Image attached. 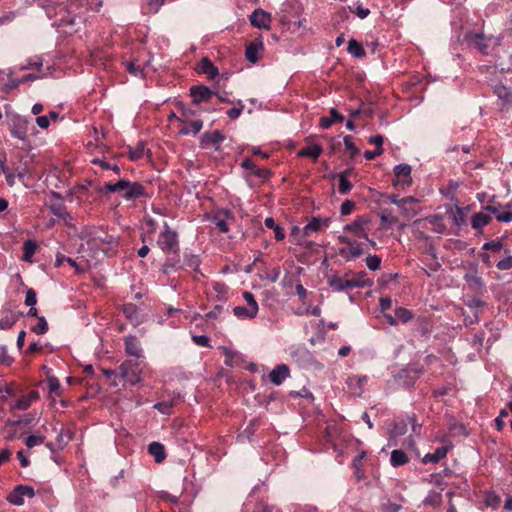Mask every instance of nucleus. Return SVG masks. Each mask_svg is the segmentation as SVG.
Returning a JSON list of instances; mask_svg holds the SVG:
<instances>
[{"label": "nucleus", "instance_id": "nucleus-4", "mask_svg": "<svg viewBox=\"0 0 512 512\" xmlns=\"http://www.w3.org/2000/svg\"><path fill=\"white\" fill-rule=\"evenodd\" d=\"M119 377L122 378L125 384L134 386L141 382L142 369L137 360H126L118 368Z\"/></svg>", "mask_w": 512, "mask_h": 512}, {"label": "nucleus", "instance_id": "nucleus-50", "mask_svg": "<svg viewBox=\"0 0 512 512\" xmlns=\"http://www.w3.org/2000/svg\"><path fill=\"white\" fill-rule=\"evenodd\" d=\"M243 512H272L271 508L264 504L263 502L258 503L255 505L254 508H251V501L248 499L242 508Z\"/></svg>", "mask_w": 512, "mask_h": 512}, {"label": "nucleus", "instance_id": "nucleus-25", "mask_svg": "<svg viewBox=\"0 0 512 512\" xmlns=\"http://www.w3.org/2000/svg\"><path fill=\"white\" fill-rule=\"evenodd\" d=\"M263 49V42L260 38H255L249 42L245 49V57L251 63L259 60V51Z\"/></svg>", "mask_w": 512, "mask_h": 512}, {"label": "nucleus", "instance_id": "nucleus-2", "mask_svg": "<svg viewBox=\"0 0 512 512\" xmlns=\"http://www.w3.org/2000/svg\"><path fill=\"white\" fill-rule=\"evenodd\" d=\"M88 244L102 250L106 255L113 256L117 252L119 246L118 237L108 234L104 231L95 232Z\"/></svg>", "mask_w": 512, "mask_h": 512}, {"label": "nucleus", "instance_id": "nucleus-21", "mask_svg": "<svg viewBox=\"0 0 512 512\" xmlns=\"http://www.w3.org/2000/svg\"><path fill=\"white\" fill-rule=\"evenodd\" d=\"M228 220H234V214L229 209L217 211L212 218V222L221 233H227L229 231Z\"/></svg>", "mask_w": 512, "mask_h": 512}, {"label": "nucleus", "instance_id": "nucleus-33", "mask_svg": "<svg viewBox=\"0 0 512 512\" xmlns=\"http://www.w3.org/2000/svg\"><path fill=\"white\" fill-rule=\"evenodd\" d=\"M122 312L126 319L133 325L140 323L139 308L134 303H126L122 306Z\"/></svg>", "mask_w": 512, "mask_h": 512}, {"label": "nucleus", "instance_id": "nucleus-52", "mask_svg": "<svg viewBox=\"0 0 512 512\" xmlns=\"http://www.w3.org/2000/svg\"><path fill=\"white\" fill-rule=\"evenodd\" d=\"M233 313L237 318H240V319H244V318L253 319L257 315V313H255V312H250L249 307H244V306L234 307Z\"/></svg>", "mask_w": 512, "mask_h": 512}, {"label": "nucleus", "instance_id": "nucleus-15", "mask_svg": "<svg viewBox=\"0 0 512 512\" xmlns=\"http://www.w3.org/2000/svg\"><path fill=\"white\" fill-rule=\"evenodd\" d=\"M180 108V116L179 121L185 125H188L190 128H202L203 121L195 116V111L186 107L184 104H178Z\"/></svg>", "mask_w": 512, "mask_h": 512}, {"label": "nucleus", "instance_id": "nucleus-22", "mask_svg": "<svg viewBox=\"0 0 512 512\" xmlns=\"http://www.w3.org/2000/svg\"><path fill=\"white\" fill-rule=\"evenodd\" d=\"M249 19L251 25L258 29H270L271 16L263 9H255Z\"/></svg>", "mask_w": 512, "mask_h": 512}, {"label": "nucleus", "instance_id": "nucleus-7", "mask_svg": "<svg viewBox=\"0 0 512 512\" xmlns=\"http://www.w3.org/2000/svg\"><path fill=\"white\" fill-rule=\"evenodd\" d=\"M226 136L219 130H207L200 138V147L206 150L219 151Z\"/></svg>", "mask_w": 512, "mask_h": 512}, {"label": "nucleus", "instance_id": "nucleus-61", "mask_svg": "<svg viewBox=\"0 0 512 512\" xmlns=\"http://www.w3.org/2000/svg\"><path fill=\"white\" fill-rule=\"evenodd\" d=\"M505 253L507 256L496 263V267L501 271L510 270L512 268V255L509 254V251Z\"/></svg>", "mask_w": 512, "mask_h": 512}, {"label": "nucleus", "instance_id": "nucleus-10", "mask_svg": "<svg viewBox=\"0 0 512 512\" xmlns=\"http://www.w3.org/2000/svg\"><path fill=\"white\" fill-rule=\"evenodd\" d=\"M493 93L497 97L502 110L512 109V87L499 82L493 86Z\"/></svg>", "mask_w": 512, "mask_h": 512}, {"label": "nucleus", "instance_id": "nucleus-48", "mask_svg": "<svg viewBox=\"0 0 512 512\" xmlns=\"http://www.w3.org/2000/svg\"><path fill=\"white\" fill-rule=\"evenodd\" d=\"M394 313L396 315L397 322L408 323L414 317L412 311L405 307H397Z\"/></svg>", "mask_w": 512, "mask_h": 512}, {"label": "nucleus", "instance_id": "nucleus-46", "mask_svg": "<svg viewBox=\"0 0 512 512\" xmlns=\"http://www.w3.org/2000/svg\"><path fill=\"white\" fill-rule=\"evenodd\" d=\"M264 224L267 228L272 229L274 231V237L277 241H282L285 238V232L283 228L277 225L272 217L266 218Z\"/></svg>", "mask_w": 512, "mask_h": 512}, {"label": "nucleus", "instance_id": "nucleus-55", "mask_svg": "<svg viewBox=\"0 0 512 512\" xmlns=\"http://www.w3.org/2000/svg\"><path fill=\"white\" fill-rule=\"evenodd\" d=\"M482 249L485 251H491L494 253H498L503 249V240L497 239V240L488 241L483 244Z\"/></svg>", "mask_w": 512, "mask_h": 512}, {"label": "nucleus", "instance_id": "nucleus-12", "mask_svg": "<svg viewBox=\"0 0 512 512\" xmlns=\"http://www.w3.org/2000/svg\"><path fill=\"white\" fill-rule=\"evenodd\" d=\"M217 92L211 90L205 85H194L190 87V96L192 104L198 105L202 102H209Z\"/></svg>", "mask_w": 512, "mask_h": 512}, {"label": "nucleus", "instance_id": "nucleus-53", "mask_svg": "<svg viewBox=\"0 0 512 512\" xmlns=\"http://www.w3.org/2000/svg\"><path fill=\"white\" fill-rule=\"evenodd\" d=\"M322 226V219L319 217H312L311 220L305 225L303 231L305 234L309 232H317Z\"/></svg>", "mask_w": 512, "mask_h": 512}, {"label": "nucleus", "instance_id": "nucleus-51", "mask_svg": "<svg viewBox=\"0 0 512 512\" xmlns=\"http://www.w3.org/2000/svg\"><path fill=\"white\" fill-rule=\"evenodd\" d=\"M291 356L296 359L297 362L300 360L310 361L313 358L312 353L306 347H299L291 353Z\"/></svg>", "mask_w": 512, "mask_h": 512}, {"label": "nucleus", "instance_id": "nucleus-5", "mask_svg": "<svg viewBox=\"0 0 512 512\" xmlns=\"http://www.w3.org/2000/svg\"><path fill=\"white\" fill-rule=\"evenodd\" d=\"M338 241L346 245V247L340 248L338 252L346 261L355 260L363 255L364 249L362 243H359L345 235H339Z\"/></svg>", "mask_w": 512, "mask_h": 512}, {"label": "nucleus", "instance_id": "nucleus-32", "mask_svg": "<svg viewBox=\"0 0 512 512\" xmlns=\"http://www.w3.org/2000/svg\"><path fill=\"white\" fill-rule=\"evenodd\" d=\"M366 382V376H351L348 377L346 384L354 395L361 396L363 392V386Z\"/></svg>", "mask_w": 512, "mask_h": 512}, {"label": "nucleus", "instance_id": "nucleus-58", "mask_svg": "<svg viewBox=\"0 0 512 512\" xmlns=\"http://www.w3.org/2000/svg\"><path fill=\"white\" fill-rule=\"evenodd\" d=\"M365 263L370 270L376 271L380 268L381 258L378 255H368L365 259Z\"/></svg>", "mask_w": 512, "mask_h": 512}, {"label": "nucleus", "instance_id": "nucleus-35", "mask_svg": "<svg viewBox=\"0 0 512 512\" xmlns=\"http://www.w3.org/2000/svg\"><path fill=\"white\" fill-rule=\"evenodd\" d=\"M447 214L449 215L452 223L458 227H461L466 223V217L464 211L459 206L449 207L447 209Z\"/></svg>", "mask_w": 512, "mask_h": 512}, {"label": "nucleus", "instance_id": "nucleus-16", "mask_svg": "<svg viewBox=\"0 0 512 512\" xmlns=\"http://www.w3.org/2000/svg\"><path fill=\"white\" fill-rule=\"evenodd\" d=\"M322 145L315 142L311 137L306 138V145L297 152L301 158H311L316 161L322 154Z\"/></svg>", "mask_w": 512, "mask_h": 512}, {"label": "nucleus", "instance_id": "nucleus-19", "mask_svg": "<svg viewBox=\"0 0 512 512\" xmlns=\"http://www.w3.org/2000/svg\"><path fill=\"white\" fill-rule=\"evenodd\" d=\"M169 254H171V256L165 259L160 268V271L165 275H169L172 271L176 272L184 268L180 258V250L176 252L170 251Z\"/></svg>", "mask_w": 512, "mask_h": 512}, {"label": "nucleus", "instance_id": "nucleus-23", "mask_svg": "<svg viewBox=\"0 0 512 512\" xmlns=\"http://www.w3.org/2000/svg\"><path fill=\"white\" fill-rule=\"evenodd\" d=\"M125 353L127 355L133 356L135 358H140L142 356V349L140 346V342L135 335H127L123 338Z\"/></svg>", "mask_w": 512, "mask_h": 512}, {"label": "nucleus", "instance_id": "nucleus-38", "mask_svg": "<svg viewBox=\"0 0 512 512\" xmlns=\"http://www.w3.org/2000/svg\"><path fill=\"white\" fill-rule=\"evenodd\" d=\"M350 173L351 171L349 169H346L338 175V191L342 195H345L348 192H350L353 187L352 183L348 180Z\"/></svg>", "mask_w": 512, "mask_h": 512}, {"label": "nucleus", "instance_id": "nucleus-42", "mask_svg": "<svg viewBox=\"0 0 512 512\" xmlns=\"http://www.w3.org/2000/svg\"><path fill=\"white\" fill-rule=\"evenodd\" d=\"M407 432V422L404 420L401 421H395L391 428L389 429V436H391L392 439H397L403 435H405Z\"/></svg>", "mask_w": 512, "mask_h": 512}, {"label": "nucleus", "instance_id": "nucleus-45", "mask_svg": "<svg viewBox=\"0 0 512 512\" xmlns=\"http://www.w3.org/2000/svg\"><path fill=\"white\" fill-rule=\"evenodd\" d=\"M347 50L355 58L360 59L365 56V50L362 44L355 39H350L348 41Z\"/></svg>", "mask_w": 512, "mask_h": 512}, {"label": "nucleus", "instance_id": "nucleus-27", "mask_svg": "<svg viewBox=\"0 0 512 512\" xmlns=\"http://www.w3.org/2000/svg\"><path fill=\"white\" fill-rule=\"evenodd\" d=\"M106 139L105 130H94L93 140H89L86 144L88 148L98 149L100 153L104 154L108 150V145L104 143Z\"/></svg>", "mask_w": 512, "mask_h": 512}, {"label": "nucleus", "instance_id": "nucleus-11", "mask_svg": "<svg viewBox=\"0 0 512 512\" xmlns=\"http://www.w3.org/2000/svg\"><path fill=\"white\" fill-rule=\"evenodd\" d=\"M124 187L122 191V197L125 200H135L140 197L146 196L145 187L139 182H131L129 180L124 179Z\"/></svg>", "mask_w": 512, "mask_h": 512}, {"label": "nucleus", "instance_id": "nucleus-8", "mask_svg": "<svg viewBox=\"0 0 512 512\" xmlns=\"http://www.w3.org/2000/svg\"><path fill=\"white\" fill-rule=\"evenodd\" d=\"M376 106L373 103L361 102L357 108L351 109V117L357 118L358 126L369 125V120L375 114Z\"/></svg>", "mask_w": 512, "mask_h": 512}, {"label": "nucleus", "instance_id": "nucleus-62", "mask_svg": "<svg viewBox=\"0 0 512 512\" xmlns=\"http://www.w3.org/2000/svg\"><path fill=\"white\" fill-rule=\"evenodd\" d=\"M44 441H45V436L30 435L25 439V445L28 448H33L34 446L44 443Z\"/></svg>", "mask_w": 512, "mask_h": 512}, {"label": "nucleus", "instance_id": "nucleus-34", "mask_svg": "<svg viewBox=\"0 0 512 512\" xmlns=\"http://www.w3.org/2000/svg\"><path fill=\"white\" fill-rule=\"evenodd\" d=\"M353 278L349 279L351 281L353 288H365L371 287L373 285V280L367 278V273L365 271H359L357 273H352Z\"/></svg>", "mask_w": 512, "mask_h": 512}, {"label": "nucleus", "instance_id": "nucleus-41", "mask_svg": "<svg viewBox=\"0 0 512 512\" xmlns=\"http://www.w3.org/2000/svg\"><path fill=\"white\" fill-rule=\"evenodd\" d=\"M7 501L15 506H22L24 504V494L20 485H17L6 497Z\"/></svg>", "mask_w": 512, "mask_h": 512}, {"label": "nucleus", "instance_id": "nucleus-24", "mask_svg": "<svg viewBox=\"0 0 512 512\" xmlns=\"http://www.w3.org/2000/svg\"><path fill=\"white\" fill-rule=\"evenodd\" d=\"M290 376L289 366L286 364L276 365L269 373V379L274 385H281Z\"/></svg>", "mask_w": 512, "mask_h": 512}, {"label": "nucleus", "instance_id": "nucleus-31", "mask_svg": "<svg viewBox=\"0 0 512 512\" xmlns=\"http://www.w3.org/2000/svg\"><path fill=\"white\" fill-rule=\"evenodd\" d=\"M197 72L206 74L210 79H214L219 74L218 68L208 57H204L200 60Z\"/></svg>", "mask_w": 512, "mask_h": 512}, {"label": "nucleus", "instance_id": "nucleus-54", "mask_svg": "<svg viewBox=\"0 0 512 512\" xmlns=\"http://www.w3.org/2000/svg\"><path fill=\"white\" fill-rule=\"evenodd\" d=\"M424 503L432 507H438L442 504V495L439 492L431 491L425 498Z\"/></svg>", "mask_w": 512, "mask_h": 512}, {"label": "nucleus", "instance_id": "nucleus-49", "mask_svg": "<svg viewBox=\"0 0 512 512\" xmlns=\"http://www.w3.org/2000/svg\"><path fill=\"white\" fill-rule=\"evenodd\" d=\"M30 330L37 335L46 334L49 330L46 318L44 316L38 317L37 323L34 326H32Z\"/></svg>", "mask_w": 512, "mask_h": 512}, {"label": "nucleus", "instance_id": "nucleus-1", "mask_svg": "<svg viewBox=\"0 0 512 512\" xmlns=\"http://www.w3.org/2000/svg\"><path fill=\"white\" fill-rule=\"evenodd\" d=\"M464 42L483 55H488L497 45L493 36H487L482 32L468 31L464 35Z\"/></svg>", "mask_w": 512, "mask_h": 512}, {"label": "nucleus", "instance_id": "nucleus-63", "mask_svg": "<svg viewBox=\"0 0 512 512\" xmlns=\"http://www.w3.org/2000/svg\"><path fill=\"white\" fill-rule=\"evenodd\" d=\"M355 208V202L349 199H346L343 201V203L340 206V214L342 216H347L352 213V211Z\"/></svg>", "mask_w": 512, "mask_h": 512}, {"label": "nucleus", "instance_id": "nucleus-47", "mask_svg": "<svg viewBox=\"0 0 512 512\" xmlns=\"http://www.w3.org/2000/svg\"><path fill=\"white\" fill-rule=\"evenodd\" d=\"M47 382H48V393H49L52 401H55V397L53 396V394H55L56 396L60 395V390H61L60 382H59L58 378L55 376H48Z\"/></svg>", "mask_w": 512, "mask_h": 512}, {"label": "nucleus", "instance_id": "nucleus-20", "mask_svg": "<svg viewBox=\"0 0 512 512\" xmlns=\"http://www.w3.org/2000/svg\"><path fill=\"white\" fill-rule=\"evenodd\" d=\"M22 315V312L15 311L10 307L3 308L1 310L0 329H11Z\"/></svg>", "mask_w": 512, "mask_h": 512}, {"label": "nucleus", "instance_id": "nucleus-57", "mask_svg": "<svg viewBox=\"0 0 512 512\" xmlns=\"http://www.w3.org/2000/svg\"><path fill=\"white\" fill-rule=\"evenodd\" d=\"M243 298L247 302L248 307L250 308V312L258 313L259 306H258V303H257L254 295L249 291H244Z\"/></svg>", "mask_w": 512, "mask_h": 512}, {"label": "nucleus", "instance_id": "nucleus-56", "mask_svg": "<svg viewBox=\"0 0 512 512\" xmlns=\"http://www.w3.org/2000/svg\"><path fill=\"white\" fill-rule=\"evenodd\" d=\"M344 146L346 150L349 151L351 159H354L359 154V149L354 144L352 136L348 135L344 137Z\"/></svg>", "mask_w": 512, "mask_h": 512}, {"label": "nucleus", "instance_id": "nucleus-6", "mask_svg": "<svg viewBox=\"0 0 512 512\" xmlns=\"http://www.w3.org/2000/svg\"><path fill=\"white\" fill-rule=\"evenodd\" d=\"M10 132L11 136L18 140L16 147L19 149L29 151L38 145L36 142L37 130H33L30 134H28V130H10Z\"/></svg>", "mask_w": 512, "mask_h": 512}, {"label": "nucleus", "instance_id": "nucleus-43", "mask_svg": "<svg viewBox=\"0 0 512 512\" xmlns=\"http://www.w3.org/2000/svg\"><path fill=\"white\" fill-rule=\"evenodd\" d=\"M37 250V243L31 239H28L23 244V255L22 260L25 262H32V257Z\"/></svg>", "mask_w": 512, "mask_h": 512}, {"label": "nucleus", "instance_id": "nucleus-26", "mask_svg": "<svg viewBox=\"0 0 512 512\" xmlns=\"http://www.w3.org/2000/svg\"><path fill=\"white\" fill-rule=\"evenodd\" d=\"M30 116H21L13 112L6 113V123L9 128H26L31 124Z\"/></svg>", "mask_w": 512, "mask_h": 512}, {"label": "nucleus", "instance_id": "nucleus-17", "mask_svg": "<svg viewBox=\"0 0 512 512\" xmlns=\"http://www.w3.org/2000/svg\"><path fill=\"white\" fill-rule=\"evenodd\" d=\"M352 271L345 273V278H341L336 274L327 276V283L333 292H344L353 289L351 281L347 278Z\"/></svg>", "mask_w": 512, "mask_h": 512}, {"label": "nucleus", "instance_id": "nucleus-14", "mask_svg": "<svg viewBox=\"0 0 512 512\" xmlns=\"http://www.w3.org/2000/svg\"><path fill=\"white\" fill-rule=\"evenodd\" d=\"M50 195L54 199V201H52L51 204L49 205L50 212L53 215L64 219L65 221L67 219H71L72 217L66 210V206L63 202L62 195L56 191H51Z\"/></svg>", "mask_w": 512, "mask_h": 512}, {"label": "nucleus", "instance_id": "nucleus-59", "mask_svg": "<svg viewBox=\"0 0 512 512\" xmlns=\"http://www.w3.org/2000/svg\"><path fill=\"white\" fill-rule=\"evenodd\" d=\"M399 277L398 273H384L379 279L378 284L381 288H385L390 282L396 281Z\"/></svg>", "mask_w": 512, "mask_h": 512}, {"label": "nucleus", "instance_id": "nucleus-9", "mask_svg": "<svg viewBox=\"0 0 512 512\" xmlns=\"http://www.w3.org/2000/svg\"><path fill=\"white\" fill-rule=\"evenodd\" d=\"M421 373L422 368L405 367L398 372L396 375V380L399 385L403 386L404 388H411L414 386Z\"/></svg>", "mask_w": 512, "mask_h": 512}, {"label": "nucleus", "instance_id": "nucleus-18", "mask_svg": "<svg viewBox=\"0 0 512 512\" xmlns=\"http://www.w3.org/2000/svg\"><path fill=\"white\" fill-rule=\"evenodd\" d=\"M369 223V219L364 216H358L354 221L346 224L343 228L346 232L353 233L357 238L368 239L365 226Z\"/></svg>", "mask_w": 512, "mask_h": 512}, {"label": "nucleus", "instance_id": "nucleus-13", "mask_svg": "<svg viewBox=\"0 0 512 512\" xmlns=\"http://www.w3.org/2000/svg\"><path fill=\"white\" fill-rule=\"evenodd\" d=\"M393 172L397 179L393 180L392 184L397 187L400 183L403 186H410L412 184L411 172L412 168L409 164L401 163L394 167Z\"/></svg>", "mask_w": 512, "mask_h": 512}, {"label": "nucleus", "instance_id": "nucleus-39", "mask_svg": "<svg viewBox=\"0 0 512 512\" xmlns=\"http://www.w3.org/2000/svg\"><path fill=\"white\" fill-rule=\"evenodd\" d=\"M408 462L409 458L403 450L395 449L391 452L390 463L393 467L403 466Z\"/></svg>", "mask_w": 512, "mask_h": 512}, {"label": "nucleus", "instance_id": "nucleus-44", "mask_svg": "<svg viewBox=\"0 0 512 512\" xmlns=\"http://www.w3.org/2000/svg\"><path fill=\"white\" fill-rule=\"evenodd\" d=\"M124 179H120L116 183L107 182L104 186H98L96 191L99 193H115L120 192L123 189Z\"/></svg>", "mask_w": 512, "mask_h": 512}, {"label": "nucleus", "instance_id": "nucleus-29", "mask_svg": "<svg viewBox=\"0 0 512 512\" xmlns=\"http://www.w3.org/2000/svg\"><path fill=\"white\" fill-rule=\"evenodd\" d=\"M344 116L340 114L335 108H331L329 116H322L319 119L320 128H329L333 124H342Z\"/></svg>", "mask_w": 512, "mask_h": 512}, {"label": "nucleus", "instance_id": "nucleus-36", "mask_svg": "<svg viewBox=\"0 0 512 512\" xmlns=\"http://www.w3.org/2000/svg\"><path fill=\"white\" fill-rule=\"evenodd\" d=\"M148 453L154 457L156 463H161L166 458L165 447L160 442L150 443Z\"/></svg>", "mask_w": 512, "mask_h": 512}, {"label": "nucleus", "instance_id": "nucleus-64", "mask_svg": "<svg viewBox=\"0 0 512 512\" xmlns=\"http://www.w3.org/2000/svg\"><path fill=\"white\" fill-rule=\"evenodd\" d=\"M24 303L26 306H35L36 305L37 294L33 288L27 289Z\"/></svg>", "mask_w": 512, "mask_h": 512}, {"label": "nucleus", "instance_id": "nucleus-28", "mask_svg": "<svg viewBox=\"0 0 512 512\" xmlns=\"http://www.w3.org/2000/svg\"><path fill=\"white\" fill-rule=\"evenodd\" d=\"M451 448L452 444L437 447L433 453H427L422 458V463H438L440 460L446 457L447 453Z\"/></svg>", "mask_w": 512, "mask_h": 512}, {"label": "nucleus", "instance_id": "nucleus-37", "mask_svg": "<svg viewBox=\"0 0 512 512\" xmlns=\"http://www.w3.org/2000/svg\"><path fill=\"white\" fill-rule=\"evenodd\" d=\"M145 146H146L145 140L138 141V143L136 144L135 147L128 145L127 146L128 158L131 161H138L139 159H141L145 154Z\"/></svg>", "mask_w": 512, "mask_h": 512}, {"label": "nucleus", "instance_id": "nucleus-60", "mask_svg": "<svg viewBox=\"0 0 512 512\" xmlns=\"http://www.w3.org/2000/svg\"><path fill=\"white\" fill-rule=\"evenodd\" d=\"M501 503V498L495 492H490L485 497V504L496 509Z\"/></svg>", "mask_w": 512, "mask_h": 512}, {"label": "nucleus", "instance_id": "nucleus-30", "mask_svg": "<svg viewBox=\"0 0 512 512\" xmlns=\"http://www.w3.org/2000/svg\"><path fill=\"white\" fill-rule=\"evenodd\" d=\"M492 221V217L483 212L475 213L471 218V227L477 231V234L483 233V228Z\"/></svg>", "mask_w": 512, "mask_h": 512}, {"label": "nucleus", "instance_id": "nucleus-3", "mask_svg": "<svg viewBox=\"0 0 512 512\" xmlns=\"http://www.w3.org/2000/svg\"><path fill=\"white\" fill-rule=\"evenodd\" d=\"M157 245L166 254L170 251H179V238L177 231L170 228L167 222H164L163 230L159 234Z\"/></svg>", "mask_w": 512, "mask_h": 512}, {"label": "nucleus", "instance_id": "nucleus-40", "mask_svg": "<svg viewBox=\"0 0 512 512\" xmlns=\"http://www.w3.org/2000/svg\"><path fill=\"white\" fill-rule=\"evenodd\" d=\"M184 267L193 269L195 272H200L201 258L198 254L184 253Z\"/></svg>", "mask_w": 512, "mask_h": 512}]
</instances>
